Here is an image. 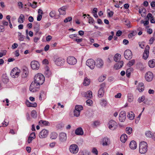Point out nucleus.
Listing matches in <instances>:
<instances>
[{
    "instance_id": "8",
    "label": "nucleus",
    "mask_w": 155,
    "mask_h": 155,
    "mask_svg": "<svg viewBox=\"0 0 155 155\" xmlns=\"http://www.w3.org/2000/svg\"><path fill=\"white\" fill-rule=\"evenodd\" d=\"M86 64L91 69H93L95 67V63L93 59H90L87 61Z\"/></svg>"
},
{
    "instance_id": "56",
    "label": "nucleus",
    "mask_w": 155,
    "mask_h": 155,
    "mask_svg": "<svg viewBox=\"0 0 155 155\" xmlns=\"http://www.w3.org/2000/svg\"><path fill=\"white\" fill-rule=\"evenodd\" d=\"M92 152L96 155L98 154V151L96 148L94 147L92 149Z\"/></svg>"
},
{
    "instance_id": "59",
    "label": "nucleus",
    "mask_w": 155,
    "mask_h": 155,
    "mask_svg": "<svg viewBox=\"0 0 155 155\" xmlns=\"http://www.w3.org/2000/svg\"><path fill=\"white\" fill-rule=\"evenodd\" d=\"M29 137L31 138L32 139H35V132L32 133L30 135Z\"/></svg>"
},
{
    "instance_id": "55",
    "label": "nucleus",
    "mask_w": 155,
    "mask_h": 155,
    "mask_svg": "<svg viewBox=\"0 0 155 155\" xmlns=\"http://www.w3.org/2000/svg\"><path fill=\"white\" fill-rule=\"evenodd\" d=\"M105 77L104 76H101L99 78L98 80L99 82H102L105 80Z\"/></svg>"
},
{
    "instance_id": "51",
    "label": "nucleus",
    "mask_w": 155,
    "mask_h": 155,
    "mask_svg": "<svg viewBox=\"0 0 155 155\" xmlns=\"http://www.w3.org/2000/svg\"><path fill=\"white\" fill-rule=\"evenodd\" d=\"M145 99V97L144 96H142L141 97H139L138 99V101L139 103H141Z\"/></svg>"
},
{
    "instance_id": "15",
    "label": "nucleus",
    "mask_w": 155,
    "mask_h": 155,
    "mask_svg": "<svg viewBox=\"0 0 155 155\" xmlns=\"http://www.w3.org/2000/svg\"><path fill=\"white\" fill-rule=\"evenodd\" d=\"M77 59L73 56H70L67 58V62L70 64L74 65L77 63Z\"/></svg>"
},
{
    "instance_id": "4",
    "label": "nucleus",
    "mask_w": 155,
    "mask_h": 155,
    "mask_svg": "<svg viewBox=\"0 0 155 155\" xmlns=\"http://www.w3.org/2000/svg\"><path fill=\"white\" fill-rule=\"evenodd\" d=\"M79 148L78 146L76 144L71 145L69 148L70 152L73 154L77 153L79 151Z\"/></svg>"
},
{
    "instance_id": "38",
    "label": "nucleus",
    "mask_w": 155,
    "mask_h": 155,
    "mask_svg": "<svg viewBox=\"0 0 155 155\" xmlns=\"http://www.w3.org/2000/svg\"><path fill=\"white\" fill-rule=\"evenodd\" d=\"M127 97L128 101L129 102H131L133 101L134 97L133 95L131 94H128L127 95Z\"/></svg>"
},
{
    "instance_id": "54",
    "label": "nucleus",
    "mask_w": 155,
    "mask_h": 155,
    "mask_svg": "<svg viewBox=\"0 0 155 155\" xmlns=\"http://www.w3.org/2000/svg\"><path fill=\"white\" fill-rule=\"evenodd\" d=\"M148 20V19H147V20L145 21H141V23H143L144 24V26H146L147 25H148L149 23V22Z\"/></svg>"
},
{
    "instance_id": "3",
    "label": "nucleus",
    "mask_w": 155,
    "mask_h": 155,
    "mask_svg": "<svg viewBox=\"0 0 155 155\" xmlns=\"http://www.w3.org/2000/svg\"><path fill=\"white\" fill-rule=\"evenodd\" d=\"M40 85L37 84L34 81L32 82L31 84L29 87L30 91L32 92H34L38 91L39 87Z\"/></svg>"
},
{
    "instance_id": "48",
    "label": "nucleus",
    "mask_w": 155,
    "mask_h": 155,
    "mask_svg": "<svg viewBox=\"0 0 155 155\" xmlns=\"http://www.w3.org/2000/svg\"><path fill=\"white\" fill-rule=\"evenodd\" d=\"M100 124V122L99 121H95L93 122L92 125L93 127H95L99 125Z\"/></svg>"
},
{
    "instance_id": "28",
    "label": "nucleus",
    "mask_w": 155,
    "mask_h": 155,
    "mask_svg": "<svg viewBox=\"0 0 155 155\" xmlns=\"http://www.w3.org/2000/svg\"><path fill=\"white\" fill-rule=\"evenodd\" d=\"M75 134L77 135H82L83 134V131L81 128L79 127L75 131Z\"/></svg>"
},
{
    "instance_id": "31",
    "label": "nucleus",
    "mask_w": 155,
    "mask_h": 155,
    "mask_svg": "<svg viewBox=\"0 0 155 155\" xmlns=\"http://www.w3.org/2000/svg\"><path fill=\"white\" fill-rule=\"evenodd\" d=\"M127 136L126 134H124L121 136L120 140L122 142L125 143L127 140Z\"/></svg>"
},
{
    "instance_id": "37",
    "label": "nucleus",
    "mask_w": 155,
    "mask_h": 155,
    "mask_svg": "<svg viewBox=\"0 0 155 155\" xmlns=\"http://www.w3.org/2000/svg\"><path fill=\"white\" fill-rule=\"evenodd\" d=\"M39 25L37 23L34 27V31L36 32V34L39 31Z\"/></svg>"
},
{
    "instance_id": "12",
    "label": "nucleus",
    "mask_w": 155,
    "mask_h": 155,
    "mask_svg": "<svg viewBox=\"0 0 155 155\" xmlns=\"http://www.w3.org/2000/svg\"><path fill=\"white\" fill-rule=\"evenodd\" d=\"M20 73V70H18L17 69L14 68L11 71V75L13 78H17L19 76Z\"/></svg>"
},
{
    "instance_id": "18",
    "label": "nucleus",
    "mask_w": 155,
    "mask_h": 155,
    "mask_svg": "<svg viewBox=\"0 0 155 155\" xmlns=\"http://www.w3.org/2000/svg\"><path fill=\"white\" fill-rule=\"evenodd\" d=\"M44 74L46 77H50L51 75V71L49 70V68L46 66L44 68Z\"/></svg>"
},
{
    "instance_id": "2",
    "label": "nucleus",
    "mask_w": 155,
    "mask_h": 155,
    "mask_svg": "<svg viewBox=\"0 0 155 155\" xmlns=\"http://www.w3.org/2000/svg\"><path fill=\"white\" fill-rule=\"evenodd\" d=\"M147 150V144L144 141L140 142L139 145V153L141 154L145 153Z\"/></svg>"
},
{
    "instance_id": "19",
    "label": "nucleus",
    "mask_w": 155,
    "mask_h": 155,
    "mask_svg": "<svg viewBox=\"0 0 155 155\" xmlns=\"http://www.w3.org/2000/svg\"><path fill=\"white\" fill-rule=\"evenodd\" d=\"M124 62L122 61H120L118 62L114 66V68L116 70L120 68L123 65Z\"/></svg>"
},
{
    "instance_id": "40",
    "label": "nucleus",
    "mask_w": 155,
    "mask_h": 155,
    "mask_svg": "<svg viewBox=\"0 0 155 155\" xmlns=\"http://www.w3.org/2000/svg\"><path fill=\"white\" fill-rule=\"evenodd\" d=\"M149 66L151 68H153L155 66V63L154 61L152 60L150 61L148 63Z\"/></svg>"
},
{
    "instance_id": "36",
    "label": "nucleus",
    "mask_w": 155,
    "mask_h": 155,
    "mask_svg": "<svg viewBox=\"0 0 155 155\" xmlns=\"http://www.w3.org/2000/svg\"><path fill=\"white\" fill-rule=\"evenodd\" d=\"M58 134L55 132H52L50 135V137L51 139H55L58 136Z\"/></svg>"
},
{
    "instance_id": "29",
    "label": "nucleus",
    "mask_w": 155,
    "mask_h": 155,
    "mask_svg": "<svg viewBox=\"0 0 155 155\" xmlns=\"http://www.w3.org/2000/svg\"><path fill=\"white\" fill-rule=\"evenodd\" d=\"M28 74V69L26 68L23 69L22 70V74L21 76L23 78H25L27 77Z\"/></svg>"
},
{
    "instance_id": "60",
    "label": "nucleus",
    "mask_w": 155,
    "mask_h": 155,
    "mask_svg": "<svg viewBox=\"0 0 155 155\" xmlns=\"http://www.w3.org/2000/svg\"><path fill=\"white\" fill-rule=\"evenodd\" d=\"M94 20L91 17H89L88 19V22L89 23L91 24H92L94 22Z\"/></svg>"
},
{
    "instance_id": "23",
    "label": "nucleus",
    "mask_w": 155,
    "mask_h": 155,
    "mask_svg": "<svg viewBox=\"0 0 155 155\" xmlns=\"http://www.w3.org/2000/svg\"><path fill=\"white\" fill-rule=\"evenodd\" d=\"M96 66L98 68H101L103 66V61L100 59H97L96 62Z\"/></svg>"
},
{
    "instance_id": "39",
    "label": "nucleus",
    "mask_w": 155,
    "mask_h": 155,
    "mask_svg": "<svg viewBox=\"0 0 155 155\" xmlns=\"http://www.w3.org/2000/svg\"><path fill=\"white\" fill-rule=\"evenodd\" d=\"M100 104L102 107H105L107 104V102L105 100L102 99L101 101Z\"/></svg>"
},
{
    "instance_id": "22",
    "label": "nucleus",
    "mask_w": 155,
    "mask_h": 155,
    "mask_svg": "<svg viewBox=\"0 0 155 155\" xmlns=\"http://www.w3.org/2000/svg\"><path fill=\"white\" fill-rule=\"evenodd\" d=\"M130 148L132 149H135L137 147V144L136 142L134 140H132L129 144Z\"/></svg>"
},
{
    "instance_id": "26",
    "label": "nucleus",
    "mask_w": 155,
    "mask_h": 155,
    "mask_svg": "<svg viewBox=\"0 0 155 155\" xmlns=\"http://www.w3.org/2000/svg\"><path fill=\"white\" fill-rule=\"evenodd\" d=\"M39 125L41 126H49L50 125L49 123L46 120H41L38 123Z\"/></svg>"
},
{
    "instance_id": "34",
    "label": "nucleus",
    "mask_w": 155,
    "mask_h": 155,
    "mask_svg": "<svg viewBox=\"0 0 155 155\" xmlns=\"http://www.w3.org/2000/svg\"><path fill=\"white\" fill-rule=\"evenodd\" d=\"M90 82V80L87 78L86 77L84 79L83 84L84 85L87 86L89 84Z\"/></svg>"
},
{
    "instance_id": "5",
    "label": "nucleus",
    "mask_w": 155,
    "mask_h": 155,
    "mask_svg": "<svg viewBox=\"0 0 155 155\" xmlns=\"http://www.w3.org/2000/svg\"><path fill=\"white\" fill-rule=\"evenodd\" d=\"M105 84L102 83L100 85V88L98 92V96L99 97H102L104 95L105 91L104 89L105 88Z\"/></svg>"
},
{
    "instance_id": "13",
    "label": "nucleus",
    "mask_w": 155,
    "mask_h": 155,
    "mask_svg": "<svg viewBox=\"0 0 155 155\" xmlns=\"http://www.w3.org/2000/svg\"><path fill=\"white\" fill-rule=\"evenodd\" d=\"M145 78L147 81H150L152 80L153 78V75L152 72L148 71L145 74Z\"/></svg>"
},
{
    "instance_id": "46",
    "label": "nucleus",
    "mask_w": 155,
    "mask_h": 155,
    "mask_svg": "<svg viewBox=\"0 0 155 155\" xmlns=\"http://www.w3.org/2000/svg\"><path fill=\"white\" fill-rule=\"evenodd\" d=\"M137 32L136 31H133L130 33L128 37L129 38H132L133 36H134L137 34Z\"/></svg>"
},
{
    "instance_id": "27",
    "label": "nucleus",
    "mask_w": 155,
    "mask_h": 155,
    "mask_svg": "<svg viewBox=\"0 0 155 155\" xmlns=\"http://www.w3.org/2000/svg\"><path fill=\"white\" fill-rule=\"evenodd\" d=\"M25 20V17L24 15L21 14L18 18V22L21 24L24 22Z\"/></svg>"
},
{
    "instance_id": "24",
    "label": "nucleus",
    "mask_w": 155,
    "mask_h": 155,
    "mask_svg": "<svg viewBox=\"0 0 155 155\" xmlns=\"http://www.w3.org/2000/svg\"><path fill=\"white\" fill-rule=\"evenodd\" d=\"M67 8V6H63L59 8L58 11L60 14L64 15L66 14L65 10Z\"/></svg>"
},
{
    "instance_id": "43",
    "label": "nucleus",
    "mask_w": 155,
    "mask_h": 155,
    "mask_svg": "<svg viewBox=\"0 0 155 155\" xmlns=\"http://www.w3.org/2000/svg\"><path fill=\"white\" fill-rule=\"evenodd\" d=\"M126 131L127 134H130L132 133V129L131 127H127L126 128Z\"/></svg>"
},
{
    "instance_id": "30",
    "label": "nucleus",
    "mask_w": 155,
    "mask_h": 155,
    "mask_svg": "<svg viewBox=\"0 0 155 155\" xmlns=\"http://www.w3.org/2000/svg\"><path fill=\"white\" fill-rule=\"evenodd\" d=\"M26 104L28 107H37V104L35 103L34 104L30 103L29 101L27 100L26 101Z\"/></svg>"
},
{
    "instance_id": "14",
    "label": "nucleus",
    "mask_w": 155,
    "mask_h": 155,
    "mask_svg": "<svg viewBox=\"0 0 155 155\" xmlns=\"http://www.w3.org/2000/svg\"><path fill=\"white\" fill-rule=\"evenodd\" d=\"M31 66L33 70H38L39 68L40 64L37 61H32L31 62Z\"/></svg>"
},
{
    "instance_id": "10",
    "label": "nucleus",
    "mask_w": 155,
    "mask_h": 155,
    "mask_svg": "<svg viewBox=\"0 0 155 155\" xmlns=\"http://www.w3.org/2000/svg\"><path fill=\"white\" fill-rule=\"evenodd\" d=\"M124 55L125 58L127 60L130 59L132 57V52L129 49H127L125 51Z\"/></svg>"
},
{
    "instance_id": "16",
    "label": "nucleus",
    "mask_w": 155,
    "mask_h": 155,
    "mask_svg": "<svg viewBox=\"0 0 155 155\" xmlns=\"http://www.w3.org/2000/svg\"><path fill=\"white\" fill-rule=\"evenodd\" d=\"M150 47L148 45L146 46L143 55V58L145 60L147 59L149 55V50Z\"/></svg>"
},
{
    "instance_id": "20",
    "label": "nucleus",
    "mask_w": 155,
    "mask_h": 155,
    "mask_svg": "<svg viewBox=\"0 0 155 155\" xmlns=\"http://www.w3.org/2000/svg\"><path fill=\"white\" fill-rule=\"evenodd\" d=\"M102 143L103 146L108 145L110 144V139L104 137L103 139Z\"/></svg>"
},
{
    "instance_id": "11",
    "label": "nucleus",
    "mask_w": 155,
    "mask_h": 155,
    "mask_svg": "<svg viewBox=\"0 0 155 155\" xmlns=\"http://www.w3.org/2000/svg\"><path fill=\"white\" fill-rule=\"evenodd\" d=\"M59 137L60 142H64L67 140V135L65 133L62 132L59 134Z\"/></svg>"
},
{
    "instance_id": "45",
    "label": "nucleus",
    "mask_w": 155,
    "mask_h": 155,
    "mask_svg": "<svg viewBox=\"0 0 155 155\" xmlns=\"http://www.w3.org/2000/svg\"><path fill=\"white\" fill-rule=\"evenodd\" d=\"M134 63L135 60L134 59H133L129 61L127 65L129 67H131L134 64Z\"/></svg>"
},
{
    "instance_id": "44",
    "label": "nucleus",
    "mask_w": 155,
    "mask_h": 155,
    "mask_svg": "<svg viewBox=\"0 0 155 155\" xmlns=\"http://www.w3.org/2000/svg\"><path fill=\"white\" fill-rule=\"evenodd\" d=\"M31 117L34 118H36L37 117L36 111L35 110H33L31 113Z\"/></svg>"
},
{
    "instance_id": "21",
    "label": "nucleus",
    "mask_w": 155,
    "mask_h": 155,
    "mask_svg": "<svg viewBox=\"0 0 155 155\" xmlns=\"http://www.w3.org/2000/svg\"><path fill=\"white\" fill-rule=\"evenodd\" d=\"M147 18L148 19V20H149L150 19V22L151 23H155V19L151 13H149L147 14Z\"/></svg>"
},
{
    "instance_id": "35",
    "label": "nucleus",
    "mask_w": 155,
    "mask_h": 155,
    "mask_svg": "<svg viewBox=\"0 0 155 155\" xmlns=\"http://www.w3.org/2000/svg\"><path fill=\"white\" fill-rule=\"evenodd\" d=\"M144 86L143 83H140L139 84L138 90L140 92H142L144 90Z\"/></svg>"
},
{
    "instance_id": "42",
    "label": "nucleus",
    "mask_w": 155,
    "mask_h": 155,
    "mask_svg": "<svg viewBox=\"0 0 155 155\" xmlns=\"http://www.w3.org/2000/svg\"><path fill=\"white\" fill-rule=\"evenodd\" d=\"M83 109V107L81 105H76L75 107V110H78L80 113L81 111Z\"/></svg>"
},
{
    "instance_id": "9",
    "label": "nucleus",
    "mask_w": 155,
    "mask_h": 155,
    "mask_svg": "<svg viewBox=\"0 0 155 155\" xmlns=\"http://www.w3.org/2000/svg\"><path fill=\"white\" fill-rule=\"evenodd\" d=\"M48 134V131L45 129L42 130L39 133L38 136L40 138H46Z\"/></svg>"
},
{
    "instance_id": "25",
    "label": "nucleus",
    "mask_w": 155,
    "mask_h": 155,
    "mask_svg": "<svg viewBox=\"0 0 155 155\" xmlns=\"http://www.w3.org/2000/svg\"><path fill=\"white\" fill-rule=\"evenodd\" d=\"M84 97L87 99H90L92 98L93 96L91 91H89L85 93Z\"/></svg>"
},
{
    "instance_id": "58",
    "label": "nucleus",
    "mask_w": 155,
    "mask_h": 155,
    "mask_svg": "<svg viewBox=\"0 0 155 155\" xmlns=\"http://www.w3.org/2000/svg\"><path fill=\"white\" fill-rule=\"evenodd\" d=\"M86 103L87 105L88 106H90L91 104H92L93 102L91 100L88 99L86 101Z\"/></svg>"
},
{
    "instance_id": "61",
    "label": "nucleus",
    "mask_w": 155,
    "mask_h": 155,
    "mask_svg": "<svg viewBox=\"0 0 155 155\" xmlns=\"http://www.w3.org/2000/svg\"><path fill=\"white\" fill-rule=\"evenodd\" d=\"M37 2H34L32 4L31 7L33 8H35L37 7Z\"/></svg>"
},
{
    "instance_id": "17",
    "label": "nucleus",
    "mask_w": 155,
    "mask_h": 155,
    "mask_svg": "<svg viewBox=\"0 0 155 155\" xmlns=\"http://www.w3.org/2000/svg\"><path fill=\"white\" fill-rule=\"evenodd\" d=\"M126 118V114L125 111H121L119 114V119L121 122L124 121Z\"/></svg>"
},
{
    "instance_id": "7",
    "label": "nucleus",
    "mask_w": 155,
    "mask_h": 155,
    "mask_svg": "<svg viewBox=\"0 0 155 155\" xmlns=\"http://www.w3.org/2000/svg\"><path fill=\"white\" fill-rule=\"evenodd\" d=\"M55 64L57 66L63 65L64 63L65 62V60L63 58L59 57L54 60Z\"/></svg>"
},
{
    "instance_id": "33",
    "label": "nucleus",
    "mask_w": 155,
    "mask_h": 155,
    "mask_svg": "<svg viewBox=\"0 0 155 155\" xmlns=\"http://www.w3.org/2000/svg\"><path fill=\"white\" fill-rule=\"evenodd\" d=\"M121 58V55L120 54H116L114 57V61L117 62L119 61Z\"/></svg>"
},
{
    "instance_id": "52",
    "label": "nucleus",
    "mask_w": 155,
    "mask_h": 155,
    "mask_svg": "<svg viewBox=\"0 0 155 155\" xmlns=\"http://www.w3.org/2000/svg\"><path fill=\"white\" fill-rule=\"evenodd\" d=\"M56 15V12L54 11H51L49 13V15L50 17L51 18L54 17Z\"/></svg>"
},
{
    "instance_id": "49",
    "label": "nucleus",
    "mask_w": 155,
    "mask_h": 155,
    "mask_svg": "<svg viewBox=\"0 0 155 155\" xmlns=\"http://www.w3.org/2000/svg\"><path fill=\"white\" fill-rule=\"evenodd\" d=\"M80 115V112L78 110H74V116L78 117Z\"/></svg>"
},
{
    "instance_id": "41",
    "label": "nucleus",
    "mask_w": 155,
    "mask_h": 155,
    "mask_svg": "<svg viewBox=\"0 0 155 155\" xmlns=\"http://www.w3.org/2000/svg\"><path fill=\"white\" fill-rule=\"evenodd\" d=\"M132 69H133L131 68H130L127 69L126 72V75L127 77L129 78L130 77L131 72Z\"/></svg>"
},
{
    "instance_id": "57",
    "label": "nucleus",
    "mask_w": 155,
    "mask_h": 155,
    "mask_svg": "<svg viewBox=\"0 0 155 155\" xmlns=\"http://www.w3.org/2000/svg\"><path fill=\"white\" fill-rule=\"evenodd\" d=\"M146 11V9L144 8H141L139 10V12L140 13H144Z\"/></svg>"
},
{
    "instance_id": "53",
    "label": "nucleus",
    "mask_w": 155,
    "mask_h": 155,
    "mask_svg": "<svg viewBox=\"0 0 155 155\" xmlns=\"http://www.w3.org/2000/svg\"><path fill=\"white\" fill-rule=\"evenodd\" d=\"M2 124L4 125V127H6L8 124V121L6 119H5L3 122L2 123Z\"/></svg>"
},
{
    "instance_id": "50",
    "label": "nucleus",
    "mask_w": 155,
    "mask_h": 155,
    "mask_svg": "<svg viewBox=\"0 0 155 155\" xmlns=\"http://www.w3.org/2000/svg\"><path fill=\"white\" fill-rule=\"evenodd\" d=\"M72 17H69L66 18L64 20V22L65 23H67L68 22L71 21L72 20Z\"/></svg>"
},
{
    "instance_id": "1",
    "label": "nucleus",
    "mask_w": 155,
    "mask_h": 155,
    "mask_svg": "<svg viewBox=\"0 0 155 155\" xmlns=\"http://www.w3.org/2000/svg\"><path fill=\"white\" fill-rule=\"evenodd\" d=\"M34 81L40 85H42L45 81V77L43 75L40 73H38L34 77Z\"/></svg>"
},
{
    "instance_id": "64",
    "label": "nucleus",
    "mask_w": 155,
    "mask_h": 155,
    "mask_svg": "<svg viewBox=\"0 0 155 155\" xmlns=\"http://www.w3.org/2000/svg\"><path fill=\"white\" fill-rule=\"evenodd\" d=\"M42 63L44 64H48L49 62L47 59H45L43 61Z\"/></svg>"
},
{
    "instance_id": "62",
    "label": "nucleus",
    "mask_w": 155,
    "mask_h": 155,
    "mask_svg": "<svg viewBox=\"0 0 155 155\" xmlns=\"http://www.w3.org/2000/svg\"><path fill=\"white\" fill-rule=\"evenodd\" d=\"M126 23V25L128 27H130V22L128 20H126L124 21Z\"/></svg>"
},
{
    "instance_id": "32",
    "label": "nucleus",
    "mask_w": 155,
    "mask_h": 155,
    "mask_svg": "<svg viewBox=\"0 0 155 155\" xmlns=\"http://www.w3.org/2000/svg\"><path fill=\"white\" fill-rule=\"evenodd\" d=\"M127 117L130 120H133L134 118L135 115L134 113L131 111L128 113Z\"/></svg>"
},
{
    "instance_id": "63",
    "label": "nucleus",
    "mask_w": 155,
    "mask_h": 155,
    "mask_svg": "<svg viewBox=\"0 0 155 155\" xmlns=\"http://www.w3.org/2000/svg\"><path fill=\"white\" fill-rule=\"evenodd\" d=\"M42 18V15L38 14L37 17V20L38 21H40L41 20Z\"/></svg>"
},
{
    "instance_id": "6",
    "label": "nucleus",
    "mask_w": 155,
    "mask_h": 155,
    "mask_svg": "<svg viewBox=\"0 0 155 155\" xmlns=\"http://www.w3.org/2000/svg\"><path fill=\"white\" fill-rule=\"evenodd\" d=\"M109 128L112 130H114L117 127V122L114 120H111L108 123Z\"/></svg>"
},
{
    "instance_id": "47",
    "label": "nucleus",
    "mask_w": 155,
    "mask_h": 155,
    "mask_svg": "<svg viewBox=\"0 0 155 155\" xmlns=\"http://www.w3.org/2000/svg\"><path fill=\"white\" fill-rule=\"evenodd\" d=\"M153 133L150 131H147L145 133L146 136L149 137H152Z\"/></svg>"
}]
</instances>
